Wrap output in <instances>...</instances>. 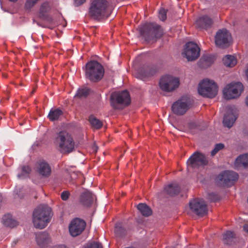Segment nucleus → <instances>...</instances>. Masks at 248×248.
Instances as JSON below:
<instances>
[{"instance_id": "f257e3e1", "label": "nucleus", "mask_w": 248, "mask_h": 248, "mask_svg": "<svg viewBox=\"0 0 248 248\" xmlns=\"http://www.w3.org/2000/svg\"><path fill=\"white\" fill-rule=\"evenodd\" d=\"M51 218V209L48 206L40 205L33 211L32 221L36 228H45L50 221Z\"/></svg>"}, {"instance_id": "f03ea898", "label": "nucleus", "mask_w": 248, "mask_h": 248, "mask_svg": "<svg viewBox=\"0 0 248 248\" xmlns=\"http://www.w3.org/2000/svg\"><path fill=\"white\" fill-rule=\"evenodd\" d=\"M54 142L62 153L69 154L75 148V142L72 136L66 131L56 134Z\"/></svg>"}, {"instance_id": "7ed1b4c3", "label": "nucleus", "mask_w": 248, "mask_h": 248, "mask_svg": "<svg viewBox=\"0 0 248 248\" xmlns=\"http://www.w3.org/2000/svg\"><path fill=\"white\" fill-rule=\"evenodd\" d=\"M104 74L103 66L96 61L88 62L85 66V78L93 82H97L101 80Z\"/></svg>"}, {"instance_id": "20e7f679", "label": "nucleus", "mask_w": 248, "mask_h": 248, "mask_svg": "<svg viewBox=\"0 0 248 248\" xmlns=\"http://www.w3.org/2000/svg\"><path fill=\"white\" fill-rule=\"evenodd\" d=\"M108 2L106 0H94L89 9V15L94 20H100L107 18L109 13L108 11Z\"/></svg>"}, {"instance_id": "39448f33", "label": "nucleus", "mask_w": 248, "mask_h": 248, "mask_svg": "<svg viewBox=\"0 0 248 248\" xmlns=\"http://www.w3.org/2000/svg\"><path fill=\"white\" fill-rule=\"evenodd\" d=\"M130 94L126 90L115 92L111 94V105L114 109H120L127 106L130 104Z\"/></svg>"}, {"instance_id": "423d86ee", "label": "nucleus", "mask_w": 248, "mask_h": 248, "mask_svg": "<svg viewBox=\"0 0 248 248\" xmlns=\"http://www.w3.org/2000/svg\"><path fill=\"white\" fill-rule=\"evenodd\" d=\"M163 34L161 27L154 23H147L140 29V34L146 41L159 38Z\"/></svg>"}, {"instance_id": "0eeeda50", "label": "nucleus", "mask_w": 248, "mask_h": 248, "mask_svg": "<svg viewBox=\"0 0 248 248\" xmlns=\"http://www.w3.org/2000/svg\"><path fill=\"white\" fill-rule=\"evenodd\" d=\"M199 93L203 97L212 98L217 93V86L212 80L204 79L199 84Z\"/></svg>"}, {"instance_id": "6e6552de", "label": "nucleus", "mask_w": 248, "mask_h": 248, "mask_svg": "<svg viewBox=\"0 0 248 248\" xmlns=\"http://www.w3.org/2000/svg\"><path fill=\"white\" fill-rule=\"evenodd\" d=\"M208 164V159L207 157L198 151L194 152L186 162L188 169H198L200 167L206 166Z\"/></svg>"}, {"instance_id": "1a4fd4ad", "label": "nucleus", "mask_w": 248, "mask_h": 248, "mask_svg": "<svg viewBox=\"0 0 248 248\" xmlns=\"http://www.w3.org/2000/svg\"><path fill=\"white\" fill-rule=\"evenodd\" d=\"M179 85V79L169 75L162 77L159 81L160 89L166 92H171L174 91Z\"/></svg>"}, {"instance_id": "9d476101", "label": "nucleus", "mask_w": 248, "mask_h": 248, "mask_svg": "<svg viewBox=\"0 0 248 248\" xmlns=\"http://www.w3.org/2000/svg\"><path fill=\"white\" fill-rule=\"evenodd\" d=\"M243 91V85L241 83H232L224 88L223 95L226 99H232L239 96Z\"/></svg>"}, {"instance_id": "9b49d317", "label": "nucleus", "mask_w": 248, "mask_h": 248, "mask_svg": "<svg viewBox=\"0 0 248 248\" xmlns=\"http://www.w3.org/2000/svg\"><path fill=\"white\" fill-rule=\"evenodd\" d=\"M238 179V174L231 170H225L219 174L217 177L218 184L223 186H232Z\"/></svg>"}, {"instance_id": "f8f14e48", "label": "nucleus", "mask_w": 248, "mask_h": 248, "mask_svg": "<svg viewBox=\"0 0 248 248\" xmlns=\"http://www.w3.org/2000/svg\"><path fill=\"white\" fill-rule=\"evenodd\" d=\"M189 100L185 97H182L173 102L171 108L174 114L181 116L184 115L189 109Z\"/></svg>"}, {"instance_id": "ddd939ff", "label": "nucleus", "mask_w": 248, "mask_h": 248, "mask_svg": "<svg viewBox=\"0 0 248 248\" xmlns=\"http://www.w3.org/2000/svg\"><path fill=\"white\" fill-rule=\"evenodd\" d=\"M200 54V49L197 45L192 42L186 44L183 54L188 61H192L198 58Z\"/></svg>"}, {"instance_id": "4468645a", "label": "nucleus", "mask_w": 248, "mask_h": 248, "mask_svg": "<svg viewBox=\"0 0 248 248\" xmlns=\"http://www.w3.org/2000/svg\"><path fill=\"white\" fill-rule=\"evenodd\" d=\"M189 204L192 211L199 216L202 217L207 213V205L202 199H193L189 202Z\"/></svg>"}, {"instance_id": "2eb2a0df", "label": "nucleus", "mask_w": 248, "mask_h": 248, "mask_svg": "<svg viewBox=\"0 0 248 248\" xmlns=\"http://www.w3.org/2000/svg\"><path fill=\"white\" fill-rule=\"evenodd\" d=\"M231 39L229 32L225 29L219 30L215 36V43L217 46L224 48L229 46Z\"/></svg>"}, {"instance_id": "dca6fc26", "label": "nucleus", "mask_w": 248, "mask_h": 248, "mask_svg": "<svg viewBox=\"0 0 248 248\" xmlns=\"http://www.w3.org/2000/svg\"><path fill=\"white\" fill-rule=\"evenodd\" d=\"M86 225L85 221L82 219L79 218L73 219L69 226L70 234L74 237L80 234L84 230Z\"/></svg>"}, {"instance_id": "f3484780", "label": "nucleus", "mask_w": 248, "mask_h": 248, "mask_svg": "<svg viewBox=\"0 0 248 248\" xmlns=\"http://www.w3.org/2000/svg\"><path fill=\"white\" fill-rule=\"evenodd\" d=\"M37 172L44 177H48L51 172V169L49 165L45 161H40L36 166Z\"/></svg>"}, {"instance_id": "a211bd4d", "label": "nucleus", "mask_w": 248, "mask_h": 248, "mask_svg": "<svg viewBox=\"0 0 248 248\" xmlns=\"http://www.w3.org/2000/svg\"><path fill=\"white\" fill-rule=\"evenodd\" d=\"M35 235L36 242L38 246L41 248H46L50 241L48 233L46 232H39L36 233Z\"/></svg>"}, {"instance_id": "6ab92c4d", "label": "nucleus", "mask_w": 248, "mask_h": 248, "mask_svg": "<svg viewBox=\"0 0 248 248\" xmlns=\"http://www.w3.org/2000/svg\"><path fill=\"white\" fill-rule=\"evenodd\" d=\"M79 201L83 205L89 207L93 202V195L91 191L86 190L81 193Z\"/></svg>"}, {"instance_id": "aec40b11", "label": "nucleus", "mask_w": 248, "mask_h": 248, "mask_svg": "<svg viewBox=\"0 0 248 248\" xmlns=\"http://www.w3.org/2000/svg\"><path fill=\"white\" fill-rule=\"evenodd\" d=\"M49 10L50 6L48 2H46L42 3L40 6L39 16L43 20L50 23L52 21V19L47 15Z\"/></svg>"}, {"instance_id": "412c9836", "label": "nucleus", "mask_w": 248, "mask_h": 248, "mask_svg": "<svg viewBox=\"0 0 248 248\" xmlns=\"http://www.w3.org/2000/svg\"><path fill=\"white\" fill-rule=\"evenodd\" d=\"M164 191L165 193L170 196H173L177 195L180 191V187L178 183L173 182L165 186L164 187Z\"/></svg>"}, {"instance_id": "4be33fe9", "label": "nucleus", "mask_w": 248, "mask_h": 248, "mask_svg": "<svg viewBox=\"0 0 248 248\" xmlns=\"http://www.w3.org/2000/svg\"><path fill=\"white\" fill-rule=\"evenodd\" d=\"M212 19L207 16H203L200 17L196 21L197 26L201 29H206L212 24Z\"/></svg>"}, {"instance_id": "5701e85b", "label": "nucleus", "mask_w": 248, "mask_h": 248, "mask_svg": "<svg viewBox=\"0 0 248 248\" xmlns=\"http://www.w3.org/2000/svg\"><path fill=\"white\" fill-rule=\"evenodd\" d=\"M237 119V116L232 111L227 113L224 116L223 124L224 126L231 128Z\"/></svg>"}, {"instance_id": "b1692460", "label": "nucleus", "mask_w": 248, "mask_h": 248, "mask_svg": "<svg viewBox=\"0 0 248 248\" xmlns=\"http://www.w3.org/2000/svg\"><path fill=\"white\" fill-rule=\"evenodd\" d=\"M214 57L210 55H204L200 59L198 65L202 68H206L214 62Z\"/></svg>"}, {"instance_id": "393cba45", "label": "nucleus", "mask_w": 248, "mask_h": 248, "mask_svg": "<svg viewBox=\"0 0 248 248\" xmlns=\"http://www.w3.org/2000/svg\"><path fill=\"white\" fill-rule=\"evenodd\" d=\"M236 167L247 168L248 167V154L239 156L235 161Z\"/></svg>"}, {"instance_id": "a878e982", "label": "nucleus", "mask_w": 248, "mask_h": 248, "mask_svg": "<svg viewBox=\"0 0 248 248\" xmlns=\"http://www.w3.org/2000/svg\"><path fill=\"white\" fill-rule=\"evenodd\" d=\"M156 72V69L153 66H144L140 71V74L143 78L153 76Z\"/></svg>"}, {"instance_id": "bb28decb", "label": "nucleus", "mask_w": 248, "mask_h": 248, "mask_svg": "<svg viewBox=\"0 0 248 248\" xmlns=\"http://www.w3.org/2000/svg\"><path fill=\"white\" fill-rule=\"evenodd\" d=\"M62 114L63 112L60 108H51L47 117L51 121H54L58 120Z\"/></svg>"}, {"instance_id": "cd10ccee", "label": "nucleus", "mask_w": 248, "mask_h": 248, "mask_svg": "<svg viewBox=\"0 0 248 248\" xmlns=\"http://www.w3.org/2000/svg\"><path fill=\"white\" fill-rule=\"evenodd\" d=\"M137 209L139 210L140 213L145 217H148L152 213L151 208L145 203H139L137 205Z\"/></svg>"}, {"instance_id": "c85d7f7f", "label": "nucleus", "mask_w": 248, "mask_h": 248, "mask_svg": "<svg viewBox=\"0 0 248 248\" xmlns=\"http://www.w3.org/2000/svg\"><path fill=\"white\" fill-rule=\"evenodd\" d=\"M2 222L5 226L11 228L17 225V222L13 219L10 215H4L2 217Z\"/></svg>"}, {"instance_id": "c756f323", "label": "nucleus", "mask_w": 248, "mask_h": 248, "mask_svg": "<svg viewBox=\"0 0 248 248\" xmlns=\"http://www.w3.org/2000/svg\"><path fill=\"white\" fill-rule=\"evenodd\" d=\"M223 62L226 66L232 67L236 65L237 60L233 56L227 55L223 58Z\"/></svg>"}, {"instance_id": "7c9ffc66", "label": "nucleus", "mask_w": 248, "mask_h": 248, "mask_svg": "<svg viewBox=\"0 0 248 248\" xmlns=\"http://www.w3.org/2000/svg\"><path fill=\"white\" fill-rule=\"evenodd\" d=\"M89 121L91 126L95 129H99L103 126L102 122L93 115H91L89 117Z\"/></svg>"}, {"instance_id": "2f4dec72", "label": "nucleus", "mask_w": 248, "mask_h": 248, "mask_svg": "<svg viewBox=\"0 0 248 248\" xmlns=\"http://www.w3.org/2000/svg\"><path fill=\"white\" fill-rule=\"evenodd\" d=\"M235 237V233L230 231H227L223 235V241L228 245L231 244Z\"/></svg>"}, {"instance_id": "473e14b6", "label": "nucleus", "mask_w": 248, "mask_h": 248, "mask_svg": "<svg viewBox=\"0 0 248 248\" xmlns=\"http://www.w3.org/2000/svg\"><path fill=\"white\" fill-rule=\"evenodd\" d=\"M31 172V168L28 166H23L21 168V173L17 175L19 179H23L29 176Z\"/></svg>"}, {"instance_id": "72a5a7b5", "label": "nucleus", "mask_w": 248, "mask_h": 248, "mask_svg": "<svg viewBox=\"0 0 248 248\" xmlns=\"http://www.w3.org/2000/svg\"><path fill=\"white\" fill-rule=\"evenodd\" d=\"M90 93V90L87 88H79L78 90L75 97L81 98L87 97Z\"/></svg>"}, {"instance_id": "f704fd0d", "label": "nucleus", "mask_w": 248, "mask_h": 248, "mask_svg": "<svg viewBox=\"0 0 248 248\" xmlns=\"http://www.w3.org/2000/svg\"><path fill=\"white\" fill-rule=\"evenodd\" d=\"M224 144L223 143H217L215 145L214 149L211 151V155L214 156L218 152L224 148Z\"/></svg>"}, {"instance_id": "c9c22d12", "label": "nucleus", "mask_w": 248, "mask_h": 248, "mask_svg": "<svg viewBox=\"0 0 248 248\" xmlns=\"http://www.w3.org/2000/svg\"><path fill=\"white\" fill-rule=\"evenodd\" d=\"M115 232L117 235L122 237L125 235V230L122 227L116 225L115 228Z\"/></svg>"}, {"instance_id": "e433bc0d", "label": "nucleus", "mask_w": 248, "mask_h": 248, "mask_svg": "<svg viewBox=\"0 0 248 248\" xmlns=\"http://www.w3.org/2000/svg\"><path fill=\"white\" fill-rule=\"evenodd\" d=\"M39 0H26L25 4L26 9L30 10L32 8Z\"/></svg>"}, {"instance_id": "4c0bfd02", "label": "nucleus", "mask_w": 248, "mask_h": 248, "mask_svg": "<svg viewBox=\"0 0 248 248\" xmlns=\"http://www.w3.org/2000/svg\"><path fill=\"white\" fill-rule=\"evenodd\" d=\"M84 248H103V247L99 243L92 242L87 243Z\"/></svg>"}, {"instance_id": "58836bf2", "label": "nucleus", "mask_w": 248, "mask_h": 248, "mask_svg": "<svg viewBox=\"0 0 248 248\" xmlns=\"http://www.w3.org/2000/svg\"><path fill=\"white\" fill-rule=\"evenodd\" d=\"M166 14L167 12L164 9H161L159 11L158 15L159 19L162 21H165L167 18Z\"/></svg>"}, {"instance_id": "ea45409f", "label": "nucleus", "mask_w": 248, "mask_h": 248, "mask_svg": "<svg viewBox=\"0 0 248 248\" xmlns=\"http://www.w3.org/2000/svg\"><path fill=\"white\" fill-rule=\"evenodd\" d=\"M70 196V193L68 191H64L61 193V198L63 201L68 200Z\"/></svg>"}, {"instance_id": "a19ab883", "label": "nucleus", "mask_w": 248, "mask_h": 248, "mask_svg": "<svg viewBox=\"0 0 248 248\" xmlns=\"http://www.w3.org/2000/svg\"><path fill=\"white\" fill-rule=\"evenodd\" d=\"M209 198L213 201L215 202L218 200V198L217 195L214 193H212L209 194Z\"/></svg>"}, {"instance_id": "79ce46f5", "label": "nucleus", "mask_w": 248, "mask_h": 248, "mask_svg": "<svg viewBox=\"0 0 248 248\" xmlns=\"http://www.w3.org/2000/svg\"><path fill=\"white\" fill-rule=\"evenodd\" d=\"M75 5L76 6H78L84 3L86 0H74Z\"/></svg>"}, {"instance_id": "37998d69", "label": "nucleus", "mask_w": 248, "mask_h": 248, "mask_svg": "<svg viewBox=\"0 0 248 248\" xmlns=\"http://www.w3.org/2000/svg\"><path fill=\"white\" fill-rule=\"evenodd\" d=\"M243 230L248 234V225L246 224L243 226Z\"/></svg>"}, {"instance_id": "c03bdc74", "label": "nucleus", "mask_w": 248, "mask_h": 248, "mask_svg": "<svg viewBox=\"0 0 248 248\" xmlns=\"http://www.w3.org/2000/svg\"><path fill=\"white\" fill-rule=\"evenodd\" d=\"M53 248H67L66 246L63 245L56 246Z\"/></svg>"}, {"instance_id": "a18cd8bd", "label": "nucleus", "mask_w": 248, "mask_h": 248, "mask_svg": "<svg viewBox=\"0 0 248 248\" xmlns=\"http://www.w3.org/2000/svg\"><path fill=\"white\" fill-rule=\"evenodd\" d=\"M246 103L247 105L248 106V96L246 98Z\"/></svg>"}, {"instance_id": "49530a36", "label": "nucleus", "mask_w": 248, "mask_h": 248, "mask_svg": "<svg viewBox=\"0 0 248 248\" xmlns=\"http://www.w3.org/2000/svg\"><path fill=\"white\" fill-rule=\"evenodd\" d=\"M10 1H12V2H16V1L17 0H9Z\"/></svg>"}]
</instances>
